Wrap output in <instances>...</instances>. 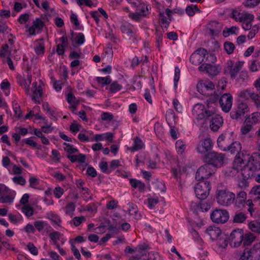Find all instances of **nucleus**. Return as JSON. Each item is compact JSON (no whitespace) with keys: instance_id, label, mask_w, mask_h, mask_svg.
Instances as JSON below:
<instances>
[{"instance_id":"f257e3e1","label":"nucleus","mask_w":260,"mask_h":260,"mask_svg":"<svg viewBox=\"0 0 260 260\" xmlns=\"http://www.w3.org/2000/svg\"><path fill=\"white\" fill-rule=\"evenodd\" d=\"M252 156L249 154L239 155L233 162V169L238 172L241 170L244 180L249 179L253 176L254 171L257 169V166L250 167L248 165ZM258 169H260V162L258 163Z\"/></svg>"},{"instance_id":"f03ea898","label":"nucleus","mask_w":260,"mask_h":260,"mask_svg":"<svg viewBox=\"0 0 260 260\" xmlns=\"http://www.w3.org/2000/svg\"><path fill=\"white\" fill-rule=\"evenodd\" d=\"M203 161L216 170L224 164L225 155L215 151H211L205 154L203 157Z\"/></svg>"},{"instance_id":"7ed1b4c3","label":"nucleus","mask_w":260,"mask_h":260,"mask_svg":"<svg viewBox=\"0 0 260 260\" xmlns=\"http://www.w3.org/2000/svg\"><path fill=\"white\" fill-rule=\"evenodd\" d=\"M216 195L218 203L223 206H229L235 200V194L227 189L217 190Z\"/></svg>"},{"instance_id":"20e7f679","label":"nucleus","mask_w":260,"mask_h":260,"mask_svg":"<svg viewBox=\"0 0 260 260\" xmlns=\"http://www.w3.org/2000/svg\"><path fill=\"white\" fill-rule=\"evenodd\" d=\"M211 188L209 181H200L194 187V192L197 197L201 200H205L209 194Z\"/></svg>"},{"instance_id":"39448f33","label":"nucleus","mask_w":260,"mask_h":260,"mask_svg":"<svg viewBox=\"0 0 260 260\" xmlns=\"http://www.w3.org/2000/svg\"><path fill=\"white\" fill-rule=\"evenodd\" d=\"M249 112L247 104L243 101L239 100L237 102V108L234 109L230 113V116L233 119L239 120Z\"/></svg>"},{"instance_id":"423d86ee","label":"nucleus","mask_w":260,"mask_h":260,"mask_svg":"<svg viewBox=\"0 0 260 260\" xmlns=\"http://www.w3.org/2000/svg\"><path fill=\"white\" fill-rule=\"evenodd\" d=\"M210 218L214 223L223 224L228 220L229 214L226 210L216 209L212 212Z\"/></svg>"},{"instance_id":"0eeeda50","label":"nucleus","mask_w":260,"mask_h":260,"mask_svg":"<svg viewBox=\"0 0 260 260\" xmlns=\"http://www.w3.org/2000/svg\"><path fill=\"white\" fill-rule=\"evenodd\" d=\"M243 230L241 229L234 230L229 237L230 245L234 247H239L243 240Z\"/></svg>"},{"instance_id":"6e6552de","label":"nucleus","mask_w":260,"mask_h":260,"mask_svg":"<svg viewBox=\"0 0 260 260\" xmlns=\"http://www.w3.org/2000/svg\"><path fill=\"white\" fill-rule=\"evenodd\" d=\"M215 170L211 169V166L207 163L200 167L197 170L196 174V179L198 181H202L208 178L213 174Z\"/></svg>"},{"instance_id":"1a4fd4ad","label":"nucleus","mask_w":260,"mask_h":260,"mask_svg":"<svg viewBox=\"0 0 260 260\" xmlns=\"http://www.w3.org/2000/svg\"><path fill=\"white\" fill-rule=\"evenodd\" d=\"M213 148V142L210 138L201 140L199 142L197 150L199 153L204 154L210 152Z\"/></svg>"},{"instance_id":"9d476101","label":"nucleus","mask_w":260,"mask_h":260,"mask_svg":"<svg viewBox=\"0 0 260 260\" xmlns=\"http://www.w3.org/2000/svg\"><path fill=\"white\" fill-rule=\"evenodd\" d=\"M233 97L230 93L222 95L219 99V104L222 110L225 112H229L232 106Z\"/></svg>"},{"instance_id":"9b49d317","label":"nucleus","mask_w":260,"mask_h":260,"mask_svg":"<svg viewBox=\"0 0 260 260\" xmlns=\"http://www.w3.org/2000/svg\"><path fill=\"white\" fill-rule=\"evenodd\" d=\"M243 65V62L237 61L234 62L232 60H229L227 62V69L232 79H234L237 75Z\"/></svg>"},{"instance_id":"f8f14e48","label":"nucleus","mask_w":260,"mask_h":260,"mask_svg":"<svg viewBox=\"0 0 260 260\" xmlns=\"http://www.w3.org/2000/svg\"><path fill=\"white\" fill-rule=\"evenodd\" d=\"M206 28L209 30V35L214 37L221 32L222 25L217 21H211L208 23Z\"/></svg>"},{"instance_id":"ddd939ff","label":"nucleus","mask_w":260,"mask_h":260,"mask_svg":"<svg viewBox=\"0 0 260 260\" xmlns=\"http://www.w3.org/2000/svg\"><path fill=\"white\" fill-rule=\"evenodd\" d=\"M199 70L201 72L205 71L206 73L212 76L217 75L219 72L218 67L208 63L202 64L199 67Z\"/></svg>"},{"instance_id":"4468645a","label":"nucleus","mask_w":260,"mask_h":260,"mask_svg":"<svg viewBox=\"0 0 260 260\" xmlns=\"http://www.w3.org/2000/svg\"><path fill=\"white\" fill-rule=\"evenodd\" d=\"M32 86L34 95H31L32 100L36 104H40L41 101L39 100V98L42 96V87L41 85L38 86L36 82L32 83Z\"/></svg>"},{"instance_id":"2eb2a0df","label":"nucleus","mask_w":260,"mask_h":260,"mask_svg":"<svg viewBox=\"0 0 260 260\" xmlns=\"http://www.w3.org/2000/svg\"><path fill=\"white\" fill-rule=\"evenodd\" d=\"M223 122L222 117L216 114L211 120L210 127L212 131H217L222 125Z\"/></svg>"},{"instance_id":"dca6fc26","label":"nucleus","mask_w":260,"mask_h":260,"mask_svg":"<svg viewBox=\"0 0 260 260\" xmlns=\"http://www.w3.org/2000/svg\"><path fill=\"white\" fill-rule=\"evenodd\" d=\"M204 105L202 104H197L194 106L192 113L193 114L197 115L198 120H205L206 121L207 119L205 114H204Z\"/></svg>"},{"instance_id":"f3484780","label":"nucleus","mask_w":260,"mask_h":260,"mask_svg":"<svg viewBox=\"0 0 260 260\" xmlns=\"http://www.w3.org/2000/svg\"><path fill=\"white\" fill-rule=\"evenodd\" d=\"M226 149V150L230 151L232 154L237 153L236 158L238 156L239 154L242 156V154H244L243 153H240L242 149V146L241 143L238 141L233 142L230 145L228 146Z\"/></svg>"},{"instance_id":"a211bd4d","label":"nucleus","mask_w":260,"mask_h":260,"mask_svg":"<svg viewBox=\"0 0 260 260\" xmlns=\"http://www.w3.org/2000/svg\"><path fill=\"white\" fill-rule=\"evenodd\" d=\"M206 231L212 240H216L221 234V231L220 228L215 226H209Z\"/></svg>"},{"instance_id":"6ab92c4d","label":"nucleus","mask_w":260,"mask_h":260,"mask_svg":"<svg viewBox=\"0 0 260 260\" xmlns=\"http://www.w3.org/2000/svg\"><path fill=\"white\" fill-rule=\"evenodd\" d=\"M245 17L242 21L243 22L242 27L245 30H250L252 27L251 22L254 19V16L251 14H245Z\"/></svg>"},{"instance_id":"aec40b11","label":"nucleus","mask_w":260,"mask_h":260,"mask_svg":"<svg viewBox=\"0 0 260 260\" xmlns=\"http://www.w3.org/2000/svg\"><path fill=\"white\" fill-rule=\"evenodd\" d=\"M246 250L252 255V258H260V242L255 243L251 249L246 248Z\"/></svg>"},{"instance_id":"412c9836","label":"nucleus","mask_w":260,"mask_h":260,"mask_svg":"<svg viewBox=\"0 0 260 260\" xmlns=\"http://www.w3.org/2000/svg\"><path fill=\"white\" fill-rule=\"evenodd\" d=\"M113 134L111 133H107L103 134H96L94 136V140L98 142L103 141L105 139L110 142H113Z\"/></svg>"},{"instance_id":"4be33fe9","label":"nucleus","mask_w":260,"mask_h":260,"mask_svg":"<svg viewBox=\"0 0 260 260\" xmlns=\"http://www.w3.org/2000/svg\"><path fill=\"white\" fill-rule=\"evenodd\" d=\"M256 237L254 234L249 233L243 236V245L244 247L249 246L255 240Z\"/></svg>"},{"instance_id":"5701e85b","label":"nucleus","mask_w":260,"mask_h":260,"mask_svg":"<svg viewBox=\"0 0 260 260\" xmlns=\"http://www.w3.org/2000/svg\"><path fill=\"white\" fill-rule=\"evenodd\" d=\"M144 146V144L141 139L136 137L134 140V145L132 147L129 148L128 149L132 152H134L141 149Z\"/></svg>"},{"instance_id":"b1692460","label":"nucleus","mask_w":260,"mask_h":260,"mask_svg":"<svg viewBox=\"0 0 260 260\" xmlns=\"http://www.w3.org/2000/svg\"><path fill=\"white\" fill-rule=\"evenodd\" d=\"M260 121V113L255 112L252 114L251 116L246 117L245 122L251 124L257 123Z\"/></svg>"},{"instance_id":"393cba45","label":"nucleus","mask_w":260,"mask_h":260,"mask_svg":"<svg viewBox=\"0 0 260 260\" xmlns=\"http://www.w3.org/2000/svg\"><path fill=\"white\" fill-rule=\"evenodd\" d=\"M136 11L141 14L142 17H145L149 13V10L147 6L144 3H141L139 5L137 4Z\"/></svg>"},{"instance_id":"a878e982","label":"nucleus","mask_w":260,"mask_h":260,"mask_svg":"<svg viewBox=\"0 0 260 260\" xmlns=\"http://www.w3.org/2000/svg\"><path fill=\"white\" fill-rule=\"evenodd\" d=\"M246 218L247 216L245 214L241 212H237L233 217V221L234 223H242Z\"/></svg>"},{"instance_id":"bb28decb","label":"nucleus","mask_w":260,"mask_h":260,"mask_svg":"<svg viewBox=\"0 0 260 260\" xmlns=\"http://www.w3.org/2000/svg\"><path fill=\"white\" fill-rule=\"evenodd\" d=\"M249 228L252 232L260 234V222L257 220H253L248 224Z\"/></svg>"},{"instance_id":"cd10ccee","label":"nucleus","mask_w":260,"mask_h":260,"mask_svg":"<svg viewBox=\"0 0 260 260\" xmlns=\"http://www.w3.org/2000/svg\"><path fill=\"white\" fill-rule=\"evenodd\" d=\"M231 17L237 21L242 22L244 20L245 14H243L239 12L237 10H232V13L230 14Z\"/></svg>"},{"instance_id":"c85d7f7f","label":"nucleus","mask_w":260,"mask_h":260,"mask_svg":"<svg viewBox=\"0 0 260 260\" xmlns=\"http://www.w3.org/2000/svg\"><path fill=\"white\" fill-rule=\"evenodd\" d=\"M38 45L35 47V50L38 54H43L45 51V45L43 38L37 40Z\"/></svg>"},{"instance_id":"c756f323","label":"nucleus","mask_w":260,"mask_h":260,"mask_svg":"<svg viewBox=\"0 0 260 260\" xmlns=\"http://www.w3.org/2000/svg\"><path fill=\"white\" fill-rule=\"evenodd\" d=\"M203 61V58L198 53H193L190 57V61L196 66L200 64Z\"/></svg>"},{"instance_id":"7c9ffc66","label":"nucleus","mask_w":260,"mask_h":260,"mask_svg":"<svg viewBox=\"0 0 260 260\" xmlns=\"http://www.w3.org/2000/svg\"><path fill=\"white\" fill-rule=\"evenodd\" d=\"M196 206H197L198 209H200L202 212L207 211L210 208V204L206 202H201L197 205L196 203L194 204V205L192 203L190 207L191 208H192V207H195Z\"/></svg>"},{"instance_id":"2f4dec72","label":"nucleus","mask_w":260,"mask_h":260,"mask_svg":"<svg viewBox=\"0 0 260 260\" xmlns=\"http://www.w3.org/2000/svg\"><path fill=\"white\" fill-rule=\"evenodd\" d=\"M185 11L186 14L189 16H193L195 14L196 12H201L198 6L194 5L188 6L185 9Z\"/></svg>"},{"instance_id":"473e14b6","label":"nucleus","mask_w":260,"mask_h":260,"mask_svg":"<svg viewBox=\"0 0 260 260\" xmlns=\"http://www.w3.org/2000/svg\"><path fill=\"white\" fill-rule=\"evenodd\" d=\"M226 87V85L223 84L221 86L218 85L216 91H214L213 96L211 98V100L212 102H216L219 95L221 94V91L223 90Z\"/></svg>"},{"instance_id":"72a5a7b5","label":"nucleus","mask_w":260,"mask_h":260,"mask_svg":"<svg viewBox=\"0 0 260 260\" xmlns=\"http://www.w3.org/2000/svg\"><path fill=\"white\" fill-rule=\"evenodd\" d=\"M31 76L28 75L27 79L26 80L25 79H22L21 81H19V84L20 85H24L25 88V92L27 94H29V85L31 83Z\"/></svg>"},{"instance_id":"f704fd0d","label":"nucleus","mask_w":260,"mask_h":260,"mask_svg":"<svg viewBox=\"0 0 260 260\" xmlns=\"http://www.w3.org/2000/svg\"><path fill=\"white\" fill-rule=\"evenodd\" d=\"M67 100L69 103L72 105V107H74L75 109V106L79 103V101L76 99L72 92H70L67 94Z\"/></svg>"},{"instance_id":"c9c22d12","label":"nucleus","mask_w":260,"mask_h":260,"mask_svg":"<svg viewBox=\"0 0 260 260\" xmlns=\"http://www.w3.org/2000/svg\"><path fill=\"white\" fill-rule=\"evenodd\" d=\"M224 48L228 54H231L235 49V45L231 42L226 41L224 43Z\"/></svg>"},{"instance_id":"e433bc0d","label":"nucleus","mask_w":260,"mask_h":260,"mask_svg":"<svg viewBox=\"0 0 260 260\" xmlns=\"http://www.w3.org/2000/svg\"><path fill=\"white\" fill-rule=\"evenodd\" d=\"M61 234L60 232L58 231H55L49 234V237L51 240L53 241L54 245H58V242L60 240V237L61 236Z\"/></svg>"},{"instance_id":"4c0bfd02","label":"nucleus","mask_w":260,"mask_h":260,"mask_svg":"<svg viewBox=\"0 0 260 260\" xmlns=\"http://www.w3.org/2000/svg\"><path fill=\"white\" fill-rule=\"evenodd\" d=\"M253 91L250 89H247L243 90L239 93V97L243 98L245 100H248L250 99L251 95H252Z\"/></svg>"},{"instance_id":"58836bf2","label":"nucleus","mask_w":260,"mask_h":260,"mask_svg":"<svg viewBox=\"0 0 260 260\" xmlns=\"http://www.w3.org/2000/svg\"><path fill=\"white\" fill-rule=\"evenodd\" d=\"M237 29V27L234 26H233L230 28L225 27L222 31L223 36L225 38L228 37L231 35L235 34L236 31Z\"/></svg>"},{"instance_id":"ea45409f","label":"nucleus","mask_w":260,"mask_h":260,"mask_svg":"<svg viewBox=\"0 0 260 260\" xmlns=\"http://www.w3.org/2000/svg\"><path fill=\"white\" fill-rule=\"evenodd\" d=\"M120 30L123 34L126 35L129 37H133L134 35L133 30L129 26L122 25L120 26Z\"/></svg>"},{"instance_id":"a19ab883","label":"nucleus","mask_w":260,"mask_h":260,"mask_svg":"<svg viewBox=\"0 0 260 260\" xmlns=\"http://www.w3.org/2000/svg\"><path fill=\"white\" fill-rule=\"evenodd\" d=\"M63 145L66 146L64 148V150L68 153V154H72L78 152V149L76 148L73 147V146L70 144L64 143Z\"/></svg>"},{"instance_id":"79ce46f5","label":"nucleus","mask_w":260,"mask_h":260,"mask_svg":"<svg viewBox=\"0 0 260 260\" xmlns=\"http://www.w3.org/2000/svg\"><path fill=\"white\" fill-rule=\"evenodd\" d=\"M122 86L118 83L117 81H114L110 86L109 91L111 93H115L122 88Z\"/></svg>"},{"instance_id":"37998d69","label":"nucleus","mask_w":260,"mask_h":260,"mask_svg":"<svg viewBox=\"0 0 260 260\" xmlns=\"http://www.w3.org/2000/svg\"><path fill=\"white\" fill-rule=\"evenodd\" d=\"M85 42V37L82 33L77 34L74 38V44L76 43L78 45L83 44Z\"/></svg>"},{"instance_id":"c03bdc74","label":"nucleus","mask_w":260,"mask_h":260,"mask_svg":"<svg viewBox=\"0 0 260 260\" xmlns=\"http://www.w3.org/2000/svg\"><path fill=\"white\" fill-rule=\"evenodd\" d=\"M159 22L166 28H167L170 24V22L167 20V17L163 13H159Z\"/></svg>"},{"instance_id":"a18cd8bd","label":"nucleus","mask_w":260,"mask_h":260,"mask_svg":"<svg viewBox=\"0 0 260 260\" xmlns=\"http://www.w3.org/2000/svg\"><path fill=\"white\" fill-rule=\"evenodd\" d=\"M97 82L101 84L102 86H105L108 84H109L111 80L109 76H107L106 77H98L96 78Z\"/></svg>"},{"instance_id":"49530a36","label":"nucleus","mask_w":260,"mask_h":260,"mask_svg":"<svg viewBox=\"0 0 260 260\" xmlns=\"http://www.w3.org/2000/svg\"><path fill=\"white\" fill-rule=\"evenodd\" d=\"M22 211L26 216L29 217L34 214V210L32 207L25 205L22 208Z\"/></svg>"},{"instance_id":"de8ad7c7","label":"nucleus","mask_w":260,"mask_h":260,"mask_svg":"<svg viewBox=\"0 0 260 260\" xmlns=\"http://www.w3.org/2000/svg\"><path fill=\"white\" fill-rule=\"evenodd\" d=\"M250 99L254 103L256 108H260V95L259 93H255L253 91Z\"/></svg>"},{"instance_id":"09e8293b","label":"nucleus","mask_w":260,"mask_h":260,"mask_svg":"<svg viewBox=\"0 0 260 260\" xmlns=\"http://www.w3.org/2000/svg\"><path fill=\"white\" fill-rule=\"evenodd\" d=\"M199 86H201L202 88L204 87L205 89H206L207 90H213L214 89V84L211 81H207L204 83L201 84L200 85L198 84V88H199Z\"/></svg>"},{"instance_id":"8fccbe9b","label":"nucleus","mask_w":260,"mask_h":260,"mask_svg":"<svg viewBox=\"0 0 260 260\" xmlns=\"http://www.w3.org/2000/svg\"><path fill=\"white\" fill-rule=\"evenodd\" d=\"M260 3V0H246L243 3L244 6L247 8H254L258 5Z\"/></svg>"},{"instance_id":"3c124183","label":"nucleus","mask_w":260,"mask_h":260,"mask_svg":"<svg viewBox=\"0 0 260 260\" xmlns=\"http://www.w3.org/2000/svg\"><path fill=\"white\" fill-rule=\"evenodd\" d=\"M36 29L42 30L45 26L44 22L39 18H37L33 22L32 25Z\"/></svg>"},{"instance_id":"603ef678","label":"nucleus","mask_w":260,"mask_h":260,"mask_svg":"<svg viewBox=\"0 0 260 260\" xmlns=\"http://www.w3.org/2000/svg\"><path fill=\"white\" fill-rule=\"evenodd\" d=\"M46 225H47V223L42 220H37L34 222L35 228H36L39 232L42 231Z\"/></svg>"},{"instance_id":"864d4df0","label":"nucleus","mask_w":260,"mask_h":260,"mask_svg":"<svg viewBox=\"0 0 260 260\" xmlns=\"http://www.w3.org/2000/svg\"><path fill=\"white\" fill-rule=\"evenodd\" d=\"M246 193L244 191H240L237 196V200L239 203L242 204L246 199Z\"/></svg>"},{"instance_id":"5fc2aeb1","label":"nucleus","mask_w":260,"mask_h":260,"mask_svg":"<svg viewBox=\"0 0 260 260\" xmlns=\"http://www.w3.org/2000/svg\"><path fill=\"white\" fill-rule=\"evenodd\" d=\"M259 30V27L257 25H255L253 26H252L250 31H249V34L247 35V37L249 39H252L255 35L258 32Z\"/></svg>"},{"instance_id":"6e6d98bb","label":"nucleus","mask_w":260,"mask_h":260,"mask_svg":"<svg viewBox=\"0 0 260 260\" xmlns=\"http://www.w3.org/2000/svg\"><path fill=\"white\" fill-rule=\"evenodd\" d=\"M229 243V238L227 237L221 238L218 240V244L220 247L226 248Z\"/></svg>"},{"instance_id":"4d7b16f0","label":"nucleus","mask_w":260,"mask_h":260,"mask_svg":"<svg viewBox=\"0 0 260 260\" xmlns=\"http://www.w3.org/2000/svg\"><path fill=\"white\" fill-rule=\"evenodd\" d=\"M253 128L252 124L249 123H246V124L241 127V132L243 135H246L248 134Z\"/></svg>"},{"instance_id":"13d9d810","label":"nucleus","mask_w":260,"mask_h":260,"mask_svg":"<svg viewBox=\"0 0 260 260\" xmlns=\"http://www.w3.org/2000/svg\"><path fill=\"white\" fill-rule=\"evenodd\" d=\"M14 199L11 196H0V202L2 203H11L13 202Z\"/></svg>"},{"instance_id":"bf43d9fd","label":"nucleus","mask_w":260,"mask_h":260,"mask_svg":"<svg viewBox=\"0 0 260 260\" xmlns=\"http://www.w3.org/2000/svg\"><path fill=\"white\" fill-rule=\"evenodd\" d=\"M176 146L178 149V151L182 153L185 148V143L181 140H178L176 142Z\"/></svg>"},{"instance_id":"052dcab7","label":"nucleus","mask_w":260,"mask_h":260,"mask_svg":"<svg viewBox=\"0 0 260 260\" xmlns=\"http://www.w3.org/2000/svg\"><path fill=\"white\" fill-rule=\"evenodd\" d=\"M12 180L15 183L21 185H24L26 183L25 179L22 176H15L12 178Z\"/></svg>"},{"instance_id":"680f3d73","label":"nucleus","mask_w":260,"mask_h":260,"mask_svg":"<svg viewBox=\"0 0 260 260\" xmlns=\"http://www.w3.org/2000/svg\"><path fill=\"white\" fill-rule=\"evenodd\" d=\"M86 220V218L84 216H76V217H75L73 219V222H74V224L76 226H79L81 223H82L83 221H85Z\"/></svg>"},{"instance_id":"e2e57ef3","label":"nucleus","mask_w":260,"mask_h":260,"mask_svg":"<svg viewBox=\"0 0 260 260\" xmlns=\"http://www.w3.org/2000/svg\"><path fill=\"white\" fill-rule=\"evenodd\" d=\"M27 248L30 252L34 255H37L38 254L37 248L32 243L29 242L28 243Z\"/></svg>"},{"instance_id":"0e129e2a","label":"nucleus","mask_w":260,"mask_h":260,"mask_svg":"<svg viewBox=\"0 0 260 260\" xmlns=\"http://www.w3.org/2000/svg\"><path fill=\"white\" fill-rule=\"evenodd\" d=\"M100 167L104 173H109L111 172L110 168L108 169V164L106 161H101L100 163Z\"/></svg>"},{"instance_id":"69168bd1","label":"nucleus","mask_w":260,"mask_h":260,"mask_svg":"<svg viewBox=\"0 0 260 260\" xmlns=\"http://www.w3.org/2000/svg\"><path fill=\"white\" fill-rule=\"evenodd\" d=\"M75 209V205L73 203H70L66 207V213L71 215L72 214Z\"/></svg>"},{"instance_id":"338daca9","label":"nucleus","mask_w":260,"mask_h":260,"mask_svg":"<svg viewBox=\"0 0 260 260\" xmlns=\"http://www.w3.org/2000/svg\"><path fill=\"white\" fill-rule=\"evenodd\" d=\"M250 193L255 196L257 195V198L260 199V185L253 187L251 189Z\"/></svg>"},{"instance_id":"774afa93","label":"nucleus","mask_w":260,"mask_h":260,"mask_svg":"<svg viewBox=\"0 0 260 260\" xmlns=\"http://www.w3.org/2000/svg\"><path fill=\"white\" fill-rule=\"evenodd\" d=\"M252 256L249 254L246 249L244 250L242 254L241 255L239 260H252Z\"/></svg>"}]
</instances>
